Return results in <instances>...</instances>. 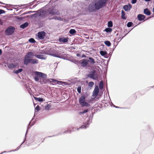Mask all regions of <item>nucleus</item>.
<instances>
[{"label":"nucleus","mask_w":154,"mask_h":154,"mask_svg":"<svg viewBox=\"0 0 154 154\" xmlns=\"http://www.w3.org/2000/svg\"><path fill=\"white\" fill-rule=\"evenodd\" d=\"M100 54L104 56L106 54V52L103 51H100Z\"/></svg>","instance_id":"nucleus-41"},{"label":"nucleus","mask_w":154,"mask_h":154,"mask_svg":"<svg viewBox=\"0 0 154 154\" xmlns=\"http://www.w3.org/2000/svg\"><path fill=\"white\" fill-rule=\"evenodd\" d=\"M5 13V11L4 10L0 9V14H2L3 13Z\"/></svg>","instance_id":"nucleus-45"},{"label":"nucleus","mask_w":154,"mask_h":154,"mask_svg":"<svg viewBox=\"0 0 154 154\" xmlns=\"http://www.w3.org/2000/svg\"><path fill=\"white\" fill-rule=\"evenodd\" d=\"M90 109L87 108L86 109L83 110L82 112H81L79 113V114H84L85 113H86L88 112V111H89Z\"/></svg>","instance_id":"nucleus-20"},{"label":"nucleus","mask_w":154,"mask_h":154,"mask_svg":"<svg viewBox=\"0 0 154 154\" xmlns=\"http://www.w3.org/2000/svg\"><path fill=\"white\" fill-rule=\"evenodd\" d=\"M122 17L124 19H125L126 18V17L125 16V12L123 10H122Z\"/></svg>","instance_id":"nucleus-32"},{"label":"nucleus","mask_w":154,"mask_h":154,"mask_svg":"<svg viewBox=\"0 0 154 154\" xmlns=\"http://www.w3.org/2000/svg\"><path fill=\"white\" fill-rule=\"evenodd\" d=\"M7 152H8V151L7 152V151H3V152L0 153V154H2L3 153H5Z\"/></svg>","instance_id":"nucleus-50"},{"label":"nucleus","mask_w":154,"mask_h":154,"mask_svg":"<svg viewBox=\"0 0 154 154\" xmlns=\"http://www.w3.org/2000/svg\"><path fill=\"white\" fill-rule=\"evenodd\" d=\"M51 107V105L50 104H47L45 106V110H49L50 108Z\"/></svg>","instance_id":"nucleus-28"},{"label":"nucleus","mask_w":154,"mask_h":154,"mask_svg":"<svg viewBox=\"0 0 154 154\" xmlns=\"http://www.w3.org/2000/svg\"><path fill=\"white\" fill-rule=\"evenodd\" d=\"M89 62L90 63V64L92 65H94L96 64V62L94 61L93 58H88Z\"/></svg>","instance_id":"nucleus-18"},{"label":"nucleus","mask_w":154,"mask_h":154,"mask_svg":"<svg viewBox=\"0 0 154 154\" xmlns=\"http://www.w3.org/2000/svg\"><path fill=\"white\" fill-rule=\"evenodd\" d=\"M15 28L12 27L8 28L5 31V33L7 35H11L14 31Z\"/></svg>","instance_id":"nucleus-8"},{"label":"nucleus","mask_w":154,"mask_h":154,"mask_svg":"<svg viewBox=\"0 0 154 154\" xmlns=\"http://www.w3.org/2000/svg\"><path fill=\"white\" fill-rule=\"evenodd\" d=\"M23 70V69L22 68L19 69H18L14 71V73L15 74H18L22 72Z\"/></svg>","instance_id":"nucleus-23"},{"label":"nucleus","mask_w":154,"mask_h":154,"mask_svg":"<svg viewBox=\"0 0 154 154\" xmlns=\"http://www.w3.org/2000/svg\"><path fill=\"white\" fill-rule=\"evenodd\" d=\"M32 123V124H33L34 123V124L35 123V122H33Z\"/></svg>","instance_id":"nucleus-62"},{"label":"nucleus","mask_w":154,"mask_h":154,"mask_svg":"<svg viewBox=\"0 0 154 154\" xmlns=\"http://www.w3.org/2000/svg\"><path fill=\"white\" fill-rule=\"evenodd\" d=\"M131 5L129 4L124 6L123 7V8L126 11H128L131 9Z\"/></svg>","instance_id":"nucleus-14"},{"label":"nucleus","mask_w":154,"mask_h":154,"mask_svg":"<svg viewBox=\"0 0 154 154\" xmlns=\"http://www.w3.org/2000/svg\"><path fill=\"white\" fill-rule=\"evenodd\" d=\"M34 106L35 107V110H36V112H38L40 110V106L39 105H37L36 106H35V105L34 103Z\"/></svg>","instance_id":"nucleus-26"},{"label":"nucleus","mask_w":154,"mask_h":154,"mask_svg":"<svg viewBox=\"0 0 154 154\" xmlns=\"http://www.w3.org/2000/svg\"><path fill=\"white\" fill-rule=\"evenodd\" d=\"M89 95V93L87 92H83L82 95L79 98V102L80 104L82 107H88L90 106V104L86 101L85 99L88 97Z\"/></svg>","instance_id":"nucleus-4"},{"label":"nucleus","mask_w":154,"mask_h":154,"mask_svg":"<svg viewBox=\"0 0 154 154\" xmlns=\"http://www.w3.org/2000/svg\"><path fill=\"white\" fill-rule=\"evenodd\" d=\"M99 88L100 89H102L103 88V82L102 80L100 82L99 84Z\"/></svg>","instance_id":"nucleus-25"},{"label":"nucleus","mask_w":154,"mask_h":154,"mask_svg":"<svg viewBox=\"0 0 154 154\" xmlns=\"http://www.w3.org/2000/svg\"><path fill=\"white\" fill-rule=\"evenodd\" d=\"M69 32L70 34L73 35L76 33V31L74 29H72L70 30Z\"/></svg>","instance_id":"nucleus-29"},{"label":"nucleus","mask_w":154,"mask_h":154,"mask_svg":"<svg viewBox=\"0 0 154 154\" xmlns=\"http://www.w3.org/2000/svg\"><path fill=\"white\" fill-rule=\"evenodd\" d=\"M154 86H152L150 87H149V88H154Z\"/></svg>","instance_id":"nucleus-60"},{"label":"nucleus","mask_w":154,"mask_h":154,"mask_svg":"<svg viewBox=\"0 0 154 154\" xmlns=\"http://www.w3.org/2000/svg\"><path fill=\"white\" fill-rule=\"evenodd\" d=\"M29 42H30V43H34V42H35V40H34V39L33 38H30L29 40Z\"/></svg>","instance_id":"nucleus-42"},{"label":"nucleus","mask_w":154,"mask_h":154,"mask_svg":"<svg viewBox=\"0 0 154 154\" xmlns=\"http://www.w3.org/2000/svg\"><path fill=\"white\" fill-rule=\"evenodd\" d=\"M107 0H96L91 3L88 7L90 11L98 10L103 6Z\"/></svg>","instance_id":"nucleus-1"},{"label":"nucleus","mask_w":154,"mask_h":154,"mask_svg":"<svg viewBox=\"0 0 154 154\" xmlns=\"http://www.w3.org/2000/svg\"><path fill=\"white\" fill-rule=\"evenodd\" d=\"M38 75L36 74V75H35L34 77V79L35 80L36 82H38L39 80V78L38 76Z\"/></svg>","instance_id":"nucleus-31"},{"label":"nucleus","mask_w":154,"mask_h":154,"mask_svg":"<svg viewBox=\"0 0 154 154\" xmlns=\"http://www.w3.org/2000/svg\"><path fill=\"white\" fill-rule=\"evenodd\" d=\"M105 31L107 32H111L112 29L109 28H107L105 29Z\"/></svg>","instance_id":"nucleus-40"},{"label":"nucleus","mask_w":154,"mask_h":154,"mask_svg":"<svg viewBox=\"0 0 154 154\" xmlns=\"http://www.w3.org/2000/svg\"><path fill=\"white\" fill-rule=\"evenodd\" d=\"M64 60H66L69 61L74 62L75 63L77 64L79 67H85L88 66L89 61L88 60L84 58L80 60H76L74 58H62Z\"/></svg>","instance_id":"nucleus-3"},{"label":"nucleus","mask_w":154,"mask_h":154,"mask_svg":"<svg viewBox=\"0 0 154 154\" xmlns=\"http://www.w3.org/2000/svg\"><path fill=\"white\" fill-rule=\"evenodd\" d=\"M94 85V83L93 82H89L88 85L89 87L91 88L93 87Z\"/></svg>","instance_id":"nucleus-33"},{"label":"nucleus","mask_w":154,"mask_h":154,"mask_svg":"<svg viewBox=\"0 0 154 154\" xmlns=\"http://www.w3.org/2000/svg\"><path fill=\"white\" fill-rule=\"evenodd\" d=\"M137 18L139 20L141 21L145 19V16L143 15L140 14L138 15Z\"/></svg>","instance_id":"nucleus-15"},{"label":"nucleus","mask_w":154,"mask_h":154,"mask_svg":"<svg viewBox=\"0 0 154 154\" xmlns=\"http://www.w3.org/2000/svg\"><path fill=\"white\" fill-rule=\"evenodd\" d=\"M34 54L32 52H30L28 53L26 55L25 58H31L33 57Z\"/></svg>","instance_id":"nucleus-16"},{"label":"nucleus","mask_w":154,"mask_h":154,"mask_svg":"<svg viewBox=\"0 0 154 154\" xmlns=\"http://www.w3.org/2000/svg\"><path fill=\"white\" fill-rule=\"evenodd\" d=\"M26 88L28 90L30 89L29 87H28V86H26Z\"/></svg>","instance_id":"nucleus-55"},{"label":"nucleus","mask_w":154,"mask_h":154,"mask_svg":"<svg viewBox=\"0 0 154 154\" xmlns=\"http://www.w3.org/2000/svg\"><path fill=\"white\" fill-rule=\"evenodd\" d=\"M120 109H128V108L127 107H120Z\"/></svg>","instance_id":"nucleus-53"},{"label":"nucleus","mask_w":154,"mask_h":154,"mask_svg":"<svg viewBox=\"0 0 154 154\" xmlns=\"http://www.w3.org/2000/svg\"><path fill=\"white\" fill-rule=\"evenodd\" d=\"M42 80H43V78H41V79H39V80L38 82L40 83L41 84L42 83Z\"/></svg>","instance_id":"nucleus-46"},{"label":"nucleus","mask_w":154,"mask_h":154,"mask_svg":"<svg viewBox=\"0 0 154 154\" xmlns=\"http://www.w3.org/2000/svg\"><path fill=\"white\" fill-rule=\"evenodd\" d=\"M53 56H54V57H60L58 56V55H57V54H54V55H53Z\"/></svg>","instance_id":"nucleus-51"},{"label":"nucleus","mask_w":154,"mask_h":154,"mask_svg":"<svg viewBox=\"0 0 154 154\" xmlns=\"http://www.w3.org/2000/svg\"><path fill=\"white\" fill-rule=\"evenodd\" d=\"M112 26V22L110 21L108 23V26L109 27H111Z\"/></svg>","instance_id":"nucleus-39"},{"label":"nucleus","mask_w":154,"mask_h":154,"mask_svg":"<svg viewBox=\"0 0 154 154\" xmlns=\"http://www.w3.org/2000/svg\"><path fill=\"white\" fill-rule=\"evenodd\" d=\"M75 129V128H72L71 130H74V131H75L74 129Z\"/></svg>","instance_id":"nucleus-54"},{"label":"nucleus","mask_w":154,"mask_h":154,"mask_svg":"<svg viewBox=\"0 0 154 154\" xmlns=\"http://www.w3.org/2000/svg\"><path fill=\"white\" fill-rule=\"evenodd\" d=\"M112 105H113V106L116 108H120V107H119V106H115V105H114L113 103H112Z\"/></svg>","instance_id":"nucleus-47"},{"label":"nucleus","mask_w":154,"mask_h":154,"mask_svg":"<svg viewBox=\"0 0 154 154\" xmlns=\"http://www.w3.org/2000/svg\"><path fill=\"white\" fill-rule=\"evenodd\" d=\"M132 24V23L130 22H128L127 24V26L128 27H130L131 26Z\"/></svg>","instance_id":"nucleus-43"},{"label":"nucleus","mask_w":154,"mask_h":154,"mask_svg":"<svg viewBox=\"0 0 154 154\" xmlns=\"http://www.w3.org/2000/svg\"><path fill=\"white\" fill-rule=\"evenodd\" d=\"M56 19H57V20H61V18L60 17H58V18H56Z\"/></svg>","instance_id":"nucleus-56"},{"label":"nucleus","mask_w":154,"mask_h":154,"mask_svg":"<svg viewBox=\"0 0 154 154\" xmlns=\"http://www.w3.org/2000/svg\"><path fill=\"white\" fill-rule=\"evenodd\" d=\"M35 113H34V117H33V118H32V120L33 119L34 117V116H35Z\"/></svg>","instance_id":"nucleus-61"},{"label":"nucleus","mask_w":154,"mask_h":154,"mask_svg":"<svg viewBox=\"0 0 154 154\" xmlns=\"http://www.w3.org/2000/svg\"><path fill=\"white\" fill-rule=\"evenodd\" d=\"M99 92V90L98 86L95 85L93 92V96L95 97H97L98 96Z\"/></svg>","instance_id":"nucleus-9"},{"label":"nucleus","mask_w":154,"mask_h":154,"mask_svg":"<svg viewBox=\"0 0 154 154\" xmlns=\"http://www.w3.org/2000/svg\"><path fill=\"white\" fill-rule=\"evenodd\" d=\"M77 91L80 94L81 93V86H79L77 88Z\"/></svg>","instance_id":"nucleus-34"},{"label":"nucleus","mask_w":154,"mask_h":154,"mask_svg":"<svg viewBox=\"0 0 154 154\" xmlns=\"http://www.w3.org/2000/svg\"><path fill=\"white\" fill-rule=\"evenodd\" d=\"M77 57H80V55L79 54H77Z\"/></svg>","instance_id":"nucleus-59"},{"label":"nucleus","mask_w":154,"mask_h":154,"mask_svg":"<svg viewBox=\"0 0 154 154\" xmlns=\"http://www.w3.org/2000/svg\"><path fill=\"white\" fill-rule=\"evenodd\" d=\"M26 134L25 135V137H24V140H23V141H24V142H25V141H26Z\"/></svg>","instance_id":"nucleus-49"},{"label":"nucleus","mask_w":154,"mask_h":154,"mask_svg":"<svg viewBox=\"0 0 154 154\" xmlns=\"http://www.w3.org/2000/svg\"><path fill=\"white\" fill-rule=\"evenodd\" d=\"M91 100H88L87 101H88V102H87V103H90L91 102Z\"/></svg>","instance_id":"nucleus-52"},{"label":"nucleus","mask_w":154,"mask_h":154,"mask_svg":"<svg viewBox=\"0 0 154 154\" xmlns=\"http://www.w3.org/2000/svg\"><path fill=\"white\" fill-rule=\"evenodd\" d=\"M38 37L40 39H43L46 37V33L44 31L39 32L38 33Z\"/></svg>","instance_id":"nucleus-10"},{"label":"nucleus","mask_w":154,"mask_h":154,"mask_svg":"<svg viewBox=\"0 0 154 154\" xmlns=\"http://www.w3.org/2000/svg\"><path fill=\"white\" fill-rule=\"evenodd\" d=\"M40 12H41V13H40V15H42V11H41Z\"/></svg>","instance_id":"nucleus-64"},{"label":"nucleus","mask_w":154,"mask_h":154,"mask_svg":"<svg viewBox=\"0 0 154 154\" xmlns=\"http://www.w3.org/2000/svg\"><path fill=\"white\" fill-rule=\"evenodd\" d=\"M24 143V141H23L22 143L20 145H21H21Z\"/></svg>","instance_id":"nucleus-58"},{"label":"nucleus","mask_w":154,"mask_h":154,"mask_svg":"<svg viewBox=\"0 0 154 154\" xmlns=\"http://www.w3.org/2000/svg\"><path fill=\"white\" fill-rule=\"evenodd\" d=\"M51 13L54 15V14L60 15V13L57 10H53V11H52Z\"/></svg>","instance_id":"nucleus-22"},{"label":"nucleus","mask_w":154,"mask_h":154,"mask_svg":"<svg viewBox=\"0 0 154 154\" xmlns=\"http://www.w3.org/2000/svg\"><path fill=\"white\" fill-rule=\"evenodd\" d=\"M2 51L1 49H0V55H1L2 54Z\"/></svg>","instance_id":"nucleus-57"},{"label":"nucleus","mask_w":154,"mask_h":154,"mask_svg":"<svg viewBox=\"0 0 154 154\" xmlns=\"http://www.w3.org/2000/svg\"><path fill=\"white\" fill-rule=\"evenodd\" d=\"M110 59V58H109L108 60H104V62L105 63L106 62V64H107V66L108 65V64L109 62V60Z\"/></svg>","instance_id":"nucleus-44"},{"label":"nucleus","mask_w":154,"mask_h":154,"mask_svg":"<svg viewBox=\"0 0 154 154\" xmlns=\"http://www.w3.org/2000/svg\"><path fill=\"white\" fill-rule=\"evenodd\" d=\"M34 98L35 100L40 102H43L44 100V99L41 97H34Z\"/></svg>","instance_id":"nucleus-17"},{"label":"nucleus","mask_w":154,"mask_h":154,"mask_svg":"<svg viewBox=\"0 0 154 154\" xmlns=\"http://www.w3.org/2000/svg\"><path fill=\"white\" fill-rule=\"evenodd\" d=\"M60 82H59V84H59V83L62 82L63 83V84L67 86V85H70V84L68 83H67V82H61V81H60Z\"/></svg>","instance_id":"nucleus-36"},{"label":"nucleus","mask_w":154,"mask_h":154,"mask_svg":"<svg viewBox=\"0 0 154 154\" xmlns=\"http://www.w3.org/2000/svg\"><path fill=\"white\" fill-rule=\"evenodd\" d=\"M144 13L148 15L150 14V12L147 9H145L144 10Z\"/></svg>","instance_id":"nucleus-24"},{"label":"nucleus","mask_w":154,"mask_h":154,"mask_svg":"<svg viewBox=\"0 0 154 154\" xmlns=\"http://www.w3.org/2000/svg\"><path fill=\"white\" fill-rule=\"evenodd\" d=\"M146 1H150L151 0H145Z\"/></svg>","instance_id":"nucleus-63"},{"label":"nucleus","mask_w":154,"mask_h":154,"mask_svg":"<svg viewBox=\"0 0 154 154\" xmlns=\"http://www.w3.org/2000/svg\"><path fill=\"white\" fill-rule=\"evenodd\" d=\"M105 44L108 46H110L111 45V43L109 41H106L104 42Z\"/></svg>","instance_id":"nucleus-35"},{"label":"nucleus","mask_w":154,"mask_h":154,"mask_svg":"<svg viewBox=\"0 0 154 154\" xmlns=\"http://www.w3.org/2000/svg\"><path fill=\"white\" fill-rule=\"evenodd\" d=\"M28 25V23H25L22 24L20 26L21 28L24 29Z\"/></svg>","instance_id":"nucleus-27"},{"label":"nucleus","mask_w":154,"mask_h":154,"mask_svg":"<svg viewBox=\"0 0 154 154\" xmlns=\"http://www.w3.org/2000/svg\"><path fill=\"white\" fill-rule=\"evenodd\" d=\"M59 82H60L54 79H46L44 78L43 79L42 82V83L41 84H46L47 83L49 82L50 83L54 85V84H59Z\"/></svg>","instance_id":"nucleus-6"},{"label":"nucleus","mask_w":154,"mask_h":154,"mask_svg":"<svg viewBox=\"0 0 154 154\" xmlns=\"http://www.w3.org/2000/svg\"><path fill=\"white\" fill-rule=\"evenodd\" d=\"M72 130H65L63 132H62V131H61L60 132H61L62 133V134H67L68 133H69L71 134L72 132V131H73Z\"/></svg>","instance_id":"nucleus-19"},{"label":"nucleus","mask_w":154,"mask_h":154,"mask_svg":"<svg viewBox=\"0 0 154 154\" xmlns=\"http://www.w3.org/2000/svg\"><path fill=\"white\" fill-rule=\"evenodd\" d=\"M59 41L60 42H67L68 39L64 38H60L59 39Z\"/></svg>","instance_id":"nucleus-21"},{"label":"nucleus","mask_w":154,"mask_h":154,"mask_svg":"<svg viewBox=\"0 0 154 154\" xmlns=\"http://www.w3.org/2000/svg\"><path fill=\"white\" fill-rule=\"evenodd\" d=\"M20 147H21V145H20V146H18L15 150H11L9 151H8V152H10L12 151H17L20 148Z\"/></svg>","instance_id":"nucleus-38"},{"label":"nucleus","mask_w":154,"mask_h":154,"mask_svg":"<svg viewBox=\"0 0 154 154\" xmlns=\"http://www.w3.org/2000/svg\"><path fill=\"white\" fill-rule=\"evenodd\" d=\"M8 62L6 63L8 67L10 69L19 67L20 58H7Z\"/></svg>","instance_id":"nucleus-2"},{"label":"nucleus","mask_w":154,"mask_h":154,"mask_svg":"<svg viewBox=\"0 0 154 154\" xmlns=\"http://www.w3.org/2000/svg\"><path fill=\"white\" fill-rule=\"evenodd\" d=\"M137 0H132V4H134V3H136V1Z\"/></svg>","instance_id":"nucleus-48"},{"label":"nucleus","mask_w":154,"mask_h":154,"mask_svg":"<svg viewBox=\"0 0 154 154\" xmlns=\"http://www.w3.org/2000/svg\"><path fill=\"white\" fill-rule=\"evenodd\" d=\"M62 134V133L61 132H59L57 134L54 135L53 136H49L47 137H54L58 135H61Z\"/></svg>","instance_id":"nucleus-37"},{"label":"nucleus","mask_w":154,"mask_h":154,"mask_svg":"<svg viewBox=\"0 0 154 154\" xmlns=\"http://www.w3.org/2000/svg\"><path fill=\"white\" fill-rule=\"evenodd\" d=\"M95 72V70L90 71L89 73L87 75V76L90 78L96 79L97 78V77Z\"/></svg>","instance_id":"nucleus-7"},{"label":"nucleus","mask_w":154,"mask_h":154,"mask_svg":"<svg viewBox=\"0 0 154 154\" xmlns=\"http://www.w3.org/2000/svg\"><path fill=\"white\" fill-rule=\"evenodd\" d=\"M30 123V122L29 123L28 125V126L27 127V129L26 131V134H27L28 132V130L29 129L34 125V123L33 124H32V125L30 126V125H29Z\"/></svg>","instance_id":"nucleus-30"},{"label":"nucleus","mask_w":154,"mask_h":154,"mask_svg":"<svg viewBox=\"0 0 154 154\" xmlns=\"http://www.w3.org/2000/svg\"><path fill=\"white\" fill-rule=\"evenodd\" d=\"M30 60V64H37L38 63V60L32 58V59H29Z\"/></svg>","instance_id":"nucleus-13"},{"label":"nucleus","mask_w":154,"mask_h":154,"mask_svg":"<svg viewBox=\"0 0 154 154\" xmlns=\"http://www.w3.org/2000/svg\"><path fill=\"white\" fill-rule=\"evenodd\" d=\"M29 59H32V58H23V65L27 66L29 64H30V60Z\"/></svg>","instance_id":"nucleus-12"},{"label":"nucleus","mask_w":154,"mask_h":154,"mask_svg":"<svg viewBox=\"0 0 154 154\" xmlns=\"http://www.w3.org/2000/svg\"><path fill=\"white\" fill-rule=\"evenodd\" d=\"M94 113L92 112L91 114L89 116V117L88 119L86 122L83 123V124L82 126L77 129V130H79L80 128L86 129L89 126V124L91 122L92 119L93 118Z\"/></svg>","instance_id":"nucleus-5"},{"label":"nucleus","mask_w":154,"mask_h":154,"mask_svg":"<svg viewBox=\"0 0 154 154\" xmlns=\"http://www.w3.org/2000/svg\"><path fill=\"white\" fill-rule=\"evenodd\" d=\"M35 73L42 78L46 79L47 77V75L46 74L41 72L35 71Z\"/></svg>","instance_id":"nucleus-11"}]
</instances>
